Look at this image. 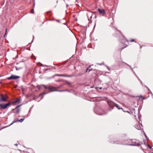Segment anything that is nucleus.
Here are the masks:
<instances>
[{
    "mask_svg": "<svg viewBox=\"0 0 153 153\" xmlns=\"http://www.w3.org/2000/svg\"><path fill=\"white\" fill-rule=\"evenodd\" d=\"M7 97L6 96H4L3 94L0 95V102H5L7 99Z\"/></svg>",
    "mask_w": 153,
    "mask_h": 153,
    "instance_id": "f257e3e1",
    "label": "nucleus"
},
{
    "mask_svg": "<svg viewBox=\"0 0 153 153\" xmlns=\"http://www.w3.org/2000/svg\"><path fill=\"white\" fill-rule=\"evenodd\" d=\"M10 104V103H2L0 104V107L1 108L3 109H5Z\"/></svg>",
    "mask_w": 153,
    "mask_h": 153,
    "instance_id": "f03ea898",
    "label": "nucleus"
},
{
    "mask_svg": "<svg viewBox=\"0 0 153 153\" xmlns=\"http://www.w3.org/2000/svg\"><path fill=\"white\" fill-rule=\"evenodd\" d=\"M97 10L100 15L104 16L105 15V13L104 10L98 8Z\"/></svg>",
    "mask_w": 153,
    "mask_h": 153,
    "instance_id": "7ed1b4c3",
    "label": "nucleus"
},
{
    "mask_svg": "<svg viewBox=\"0 0 153 153\" xmlns=\"http://www.w3.org/2000/svg\"><path fill=\"white\" fill-rule=\"evenodd\" d=\"M19 78L20 76H14L13 75H12L10 77H8L7 79H16L17 78Z\"/></svg>",
    "mask_w": 153,
    "mask_h": 153,
    "instance_id": "20e7f679",
    "label": "nucleus"
},
{
    "mask_svg": "<svg viewBox=\"0 0 153 153\" xmlns=\"http://www.w3.org/2000/svg\"><path fill=\"white\" fill-rule=\"evenodd\" d=\"M44 88L45 89H53L54 88L52 86H45V85H40V86H39V88Z\"/></svg>",
    "mask_w": 153,
    "mask_h": 153,
    "instance_id": "39448f33",
    "label": "nucleus"
},
{
    "mask_svg": "<svg viewBox=\"0 0 153 153\" xmlns=\"http://www.w3.org/2000/svg\"><path fill=\"white\" fill-rule=\"evenodd\" d=\"M55 75L57 76H63V77H71L72 76H73V75H67V76H65L63 74H56Z\"/></svg>",
    "mask_w": 153,
    "mask_h": 153,
    "instance_id": "423d86ee",
    "label": "nucleus"
},
{
    "mask_svg": "<svg viewBox=\"0 0 153 153\" xmlns=\"http://www.w3.org/2000/svg\"><path fill=\"white\" fill-rule=\"evenodd\" d=\"M135 127L136 129L138 130H140L141 129L140 125L139 123L136 125L135 126Z\"/></svg>",
    "mask_w": 153,
    "mask_h": 153,
    "instance_id": "0eeeda50",
    "label": "nucleus"
},
{
    "mask_svg": "<svg viewBox=\"0 0 153 153\" xmlns=\"http://www.w3.org/2000/svg\"><path fill=\"white\" fill-rule=\"evenodd\" d=\"M129 145L132 146H139L140 145V144L139 143H137L136 142H135V143L134 144H129Z\"/></svg>",
    "mask_w": 153,
    "mask_h": 153,
    "instance_id": "6e6552de",
    "label": "nucleus"
},
{
    "mask_svg": "<svg viewBox=\"0 0 153 153\" xmlns=\"http://www.w3.org/2000/svg\"><path fill=\"white\" fill-rule=\"evenodd\" d=\"M114 106L117 107L118 109H122V108H120V106H119V105H117L116 103H114Z\"/></svg>",
    "mask_w": 153,
    "mask_h": 153,
    "instance_id": "1a4fd4ad",
    "label": "nucleus"
},
{
    "mask_svg": "<svg viewBox=\"0 0 153 153\" xmlns=\"http://www.w3.org/2000/svg\"><path fill=\"white\" fill-rule=\"evenodd\" d=\"M20 100V98L17 99L15 101L13 102H12V104H14L15 103L18 102Z\"/></svg>",
    "mask_w": 153,
    "mask_h": 153,
    "instance_id": "9d476101",
    "label": "nucleus"
},
{
    "mask_svg": "<svg viewBox=\"0 0 153 153\" xmlns=\"http://www.w3.org/2000/svg\"><path fill=\"white\" fill-rule=\"evenodd\" d=\"M15 109L16 110L15 113H19L20 112V108H16Z\"/></svg>",
    "mask_w": 153,
    "mask_h": 153,
    "instance_id": "9b49d317",
    "label": "nucleus"
},
{
    "mask_svg": "<svg viewBox=\"0 0 153 153\" xmlns=\"http://www.w3.org/2000/svg\"><path fill=\"white\" fill-rule=\"evenodd\" d=\"M19 121V120H18V119H15L13 121V123L10 125H12L13 123H15L16 122H17V121Z\"/></svg>",
    "mask_w": 153,
    "mask_h": 153,
    "instance_id": "f8f14e48",
    "label": "nucleus"
},
{
    "mask_svg": "<svg viewBox=\"0 0 153 153\" xmlns=\"http://www.w3.org/2000/svg\"><path fill=\"white\" fill-rule=\"evenodd\" d=\"M47 94V93H42V94H40L39 95V96H43L44 95H45ZM43 98V96L42 97V99Z\"/></svg>",
    "mask_w": 153,
    "mask_h": 153,
    "instance_id": "ddd939ff",
    "label": "nucleus"
},
{
    "mask_svg": "<svg viewBox=\"0 0 153 153\" xmlns=\"http://www.w3.org/2000/svg\"><path fill=\"white\" fill-rule=\"evenodd\" d=\"M56 91H60V92H62V91H65V90H53V91H51V92Z\"/></svg>",
    "mask_w": 153,
    "mask_h": 153,
    "instance_id": "4468645a",
    "label": "nucleus"
},
{
    "mask_svg": "<svg viewBox=\"0 0 153 153\" xmlns=\"http://www.w3.org/2000/svg\"><path fill=\"white\" fill-rule=\"evenodd\" d=\"M25 118H24L23 119L21 118L20 119V120H19V121H20L21 123L22 122L23 120H24Z\"/></svg>",
    "mask_w": 153,
    "mask_h": 153,
    "instance_id": "2eb2a0df",
    "label": "nucleus"
},
{
    "mask_svg": "<svg viewBox=\"0 0 153 153\" xmlns=\"http://www.w3.org/2000/svg\"><path fill=\"white\" fill-rule=\"evenodd\" d=\"M90 67V66H89V67L86 70V72H88V69Z\"/></svg>",
    "mask_w": 153,
    "mask_h": 153,
    "instance_id": "dca6fc26",
    "label": "nucleus"
},
{
    "mask_svg": "<svg viewBox=\"0 0 153 153\" xmlns=\"http://www.w3.org/2000/svg\"><path fill=\"white\" fill-rule=\"evenodd\" d=\"M68 84V85H71V83L70 82H68V81L66 82Z\"/></svg>",
    "mask_w": 153,
    "mask_h": 153,
    "instance_id": "f3484780",
    "label": "nucleus"
},
{
    "mask_svg": "<svg viewBox=\"0 0 153 153\" xmlns=\"http://www.w3.org/2000/svg\"><path fill=\"white\" fill-rule=\"evenodd\" d=\"M7 31V29H6V33H5V35H4V37H5V35H6V34Z\"/></svg>",
    "mask_w": 153,
    "mask_h": 153,
    "instance_id": "a211bd4d",
    "label": "nucleus"
},
{
    "mask_svg": "<svg viewBox=\"0 0 153 153\" xmlns=\"http://www.w3.org/2000/svg\"><path fill=\"white\" fill-rule=\"evenodd\" d=\"M148 147H149V148L150 149H151L152 148V147L149 145H148Z\"/></svg>",
    "mask_w": 153,
    "mask_h": 153,
    "instance_id": "6ab92c4d",
    "label": "nucleus"
},
{
    "mask_svg": "<svg viewBox=\"0 0 153 153\" xmlns=\"http://www.w3.org/2000/svg\"><path fill=\"white\" fill-rule=\"evenodd\" d=\"M131 42H134V40L133 39L131 40Z\"/></svg>",
    "mask_w": 153,
    "mask_h": 153,
    "instance_id": "aec40b11",
    "label": "nucleus"
},
{
    "mask_svg": "<svg viewBox=\"0 0 153 153\" xmlns=\"http://www.w3.org/2000/svg\"><path fill=\"white\" fill-rule=\"evenodd\" d=\"M145 134V137H146V138L147 139H148V138L147 137V136H146V134Z\"/></svg>",
    "mask_w": 153,
    "mask_h": 153,
    "instance_id": "412c9836",
    "label": "nucleus"
},
{
    "mask_svg": "<svg viewBox=\"0 0 153 153\" xmlns=\"http://www.w3.org/2000/svg\"><path fill=\"white\" fill-rule=\"evenodd\" d=\"M15 145L16 146H18V144H15Z\"/></svg>",
    "mask_w": 153,
    "mask_h": 153,
    "instance_id": "4be33fe9",
    "label": "nucleus"
},
{
    "mask_svg": "<svg viewBox=\"0 0 153 153\" xmlns=\"http://www.w3.org/2000/svg\"><path fill=\"white\" fill-rule=\"evenodd\" d=\"M91 70V69H89V71H88V72H89Z\"/></svg>",
    "mask_w": 153,
    "mask_h": 153,
    "instance_id": "5701e85b",
    "label": "nucleus"
},
{
    "mask_svg": "<svg viewBox=\"0 0 153 153\" xmlns=\"http://www.w3.org/2000/svg\"><path fill=\"white\" fill-rule=\"evenodd\" d=\"M41 66H44V67L46 66L45 65H41Z\"/></svg>",
    "mask_w": 153,
    "mask_h": 153,
    "instance_id": "b1692460",
    "label": "nucleus"
},
{
    "mask_svg": "<svg viewBox=\"0 0 153 153\" xmlns=\"http://www.w3.org/2000/svg\"><path fill=\"white\" fill-rule=\"evenodd\" d=\"M31 13H34V12H33V11L31 12Z\"/></svg>",
    "mask_w": 153,
    "mask_h": 153,
    "instance_id": "393cba45",
    "label": "nucleus"
},
{
    "mask_svg": "<svg viewBox=\"0 0 153 153\" xmlns=\"http://www.w3.org/2000/svg\"><path fill=\"white\" fill-rule=\"evenodd\" d=\"M57 21L58 22H59V20H57Z\"/></svg>",
    "mask_w": 153,
    "mask_h": 153,
    "instance_id": "a878e982",
    "label": "nucleus"
},
{
    "mask_svg": "<svg viewBox=\"0 0 153 153\" xmlns=\"http://www.w3.org/2000/svg\"><path fill=\"white\" fill-rule=\"evenodd\" d=\"M107 68L109 70V68L108 66H107Z\"/></svg>",
    "mask_w": 153,
    "mask_h": 153,
    "instance_id": "bb28decb",
    "label": "nucleus"
},
{
    "mask_svg": "<svg viewBox=\"0 0 153 153\" xmlns=\"http://www.w3.org/2000/svg\"><path fill=\"white\" fill-rule=\"evenodd\" d=\"M34 39V36H33V39Z\"/></svg>",
    "mask_w": 153,
    "mask_h": 153,
    "instance_id": "cd10ccee",
    "label": "nucleus"
},
{
    "mask_svg": "<svg viewBox=\"0 0 153 153\" xmlns=\"http://www.w3.org/2000/svg\"><path fill=\"white\" fill-rule=\"evenodd\" d=\"M102 114H99V115H101Z\"/></svg>",
    "mask_w": 153,
    "mask_h": 153,
    "instance_id": "c85d7f7f",
    "label": "nucleus"
},
{
    "mask_svg": "<svg viewBox=\"0 0 153 153\" xmlns=\"http://www.w3.org/2000/svg\"><path fill=\"white\" fill-rule=\"evenodd\" d=\"M34 6H35V3H34Z\"/></svg>",
    "mask_w": 153,
    "mask_h": 153,
    "instance_id": "c756f323",
    "label": "nucleus"
},
{
    "mask_svg": "<svg viewBox=\"0 0 153 153\" xmlns=\"http://www.w3.org/2000/svg\"><path fill=\"white\" fill-rule=\"evenodd\" d=\"M66 5L67 7L68 6V4H67Z\"/></svg>",
    "mask_w": 153,
    "mask_h": 153,
    "instance_id": "7c9ffc66",
    "label": "nucleus"
},
{
    "mask_svg": "<svg viewBox=\"0 0 153 153\" xmlns=\"http://www.w3.org/2000/svg\"><path fill=\"white\" fill-rule=\"evenodd\" d=\"M16 70H18V69H17V68H16Z\"/></svg>",
    "mask_w": 153,
    "mask_h": 153,
    "instance_id": "2f4dec72",
    "label": "nucleus"
},
{
    "mask_svg": "<svg viewBox=\"0 0 153 153\" xmlns=\"http://www.w3.org/2000/svg\"><path fill=\"white\" fill-rule=\"evenodd\" d=\"M1 83V82H0V83Z\"/></svg>",
    "mask_w": 153,
    "mask_h": 153,
    "instance_id": "473e14b6",
    "label": "nucleus"
}]
</instances>
